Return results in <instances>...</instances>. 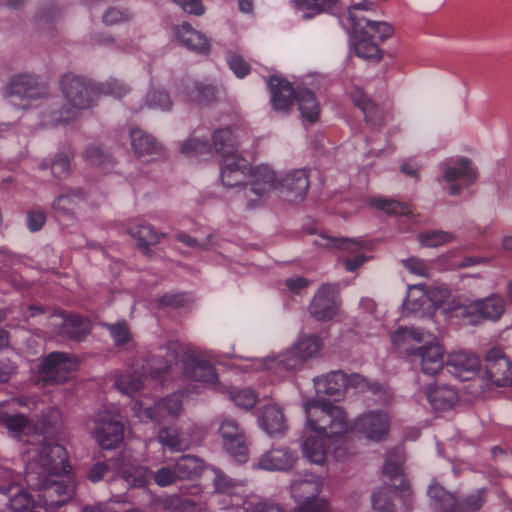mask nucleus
<instances>
[{
  "label": "nucleus",
  "instance_id": "1",
  "mask_svg": "<svg viewBox=\"0 0 512 512\" xmlns=\"http://www.w3.org/2000/svg\"><path fill=\"white\" fill-rule=\"evenodd\" d=\"M307 420L302 434V448H322L325 439L345 435L351 426L345 410L325 399L305 403Z\"/></svg>",
  "mask_w": 512,
  "mask_h": 512
},
{
  "label": "nucleus",
  "instance_id": "2",
  "mask_svg": "<svg viewBox=\"0 0 512 512\" xmlns=\"http://www.w3.org/2000/svg\"><path fill=\"white\" fill-rule=\"evenodd\" d=\"M405 456L400 450H391L386 456L382 473L393 484L376 490L371 495L372 508L378 512H396L392 501V492L397 491L404 502L411 495V489L404 474Z\"/></svg>",
  "mask_w": 512,
  "mask_h": 512
},
{
  "label": "nucleus",
  "instance_id": "3",
  "mask_svg": "<svg viewBox=\"0 0 512 512\" xmlns=\"http://www.w3.org/2000/svg\"><path fill=\"white\" fill-rule=\"evenodd\" d=\"M26 482L39 490V503L46 512L60 508L75 493V485L69 477H36L32 464L27 466Z\"/></svg>",
  "mask_w": 512,
  "mask_h": 512
},
{
  "label": "nucleus",
  "instance_id": "4",
  "mask_svg": "<svg viewBox=\"0 0 512 512\" xmlns=\"http://www.w3.org/2000/svg\"><path fill=\"white\" fill-rule=\"evenodd\" d=\"M376 5L372 1H362L353 4L348 10V19L354 30V33H363L375 42H383L393 35L392 26L385 21H377L365 16L362 12L374 13Z\"/></svg>",
  "mask_w": 512,
  "mask_h": 512
},
{
  "label": "nucleus",
  "instance_id": "5",
  "mask_svg": "<svg viewBox=\"0 0 512 512\" xmlns=\"http://www.w3.org/2000/svg\"><path fill=\"white\" fill-rule=\"evenodd\" d=\"M505 311V300L497 294L484 299L464 303L456 307L455 314L469 325H478L482 321H497Z\"/></svg>",
  "mask_w": 512,
  "mask_h": 512
},
{
  "label": "nucleus",
  "instance_id": "6",
  "mask_svg": "<svg viewBox=\"0 0 512 512\" xmlns=\"http://www.w3.org/2000/svg\"><path fill=\"white\" fill-rule=\"evenodd\" d=\"M129 451L120 450L117 457L94 463L87 471V479L92 483H98L108 471L114 470L126 481L137 482L138 478L143 476V467L127 454Z\"/></svg>",
  "mask_w": 512,
  "mask_h": 512
},
{
  "label": "nucleus",
  "instance_id": "7",
  "mask_svg": "<svg viewBox=\"0 0 512 512\" xmlns=\"http://www.w3.org/2000/svg\"><path fill=\"white\" fill-rule=\"evenodd\" d=\"M321 481L313 474H307L303 479L293 480L290 485L292 498L298 503L299 512H325L328 502L319 498Z\"/></svg>",
  "mask_w": 512,
  "mask_h": 512
},
{
  "label": "nucleus",
  "instance_id": "8",
  "mask_svg": "<svg viewBox=\"0 0 512 512\" xmlns=\"http://www.w3.org/2000/svg\"><path fill=\"white\" fill-rule=\"evenodd\" d=\"M61 86L70 108L61 112L59 120H70L75 116L76 111L91 107L93 89L83 78L67 74L63 76Z\"/></svg>",
  "mask_w": 512,
  "mask_h": 512
},
{
  "label": "nucleus",
  "instance_id": "9",
  "mask_svg": "<svg viewBox=\"0 0 512 512\" xmlns=\"http://www.w3.org/2000/svg\"><path fill=\"white\" fill-rule=\"evenodd\" d=\"M94 437L100 448H117L124 439L120 413L114 408H101L95 419Z\"/></svg>",
  "mask_w": 512,
  "mask_h": 512
},
{
  "label": "nucleus",
  "instance_id": "10",
  "mask_svg": "<svg viewBox=\"0 0 512 512\" xmlns=\"http://www.w3.org/2000/svg\"><path fill=\"white\" fill-rule=\"evenodd\" d=\"M250 185H245L242 196L246 200L248 208H254L260 202L261 198L272 190L279 189V180L274 170L268 165H260L252 172Z\"/></svg>",
  "mask_w": 512,
  "mask_h": 512
},
{
  "label": "nucleus",
  "instance_id": "11",
  "mask_svg": "<svg viewBox=\"0 0 512 512\" xmlns=\"http://www.w3.org/2000/svg\"><path fill=\"white\" fill-rule=\"evenodd\" d=\"M351 430L370 441L380 442L388 436L390 419L384 411H369L355 418Z\"/></svg>",
  "mask_w": 512,
  "mask_h": 512
},
{
  "label": "nucleus",
  "instance_id": "12",
  "mask_svg": "<svg viewBox=\"0 0 512 512\" xmlns=\"http://www.w3.org/2000/svg\"><path fill=\"white\" fill-rule=\"evenodd\" d=\"M78 363L64 352L50 353L39 366L40 380L47 384H61L76 370Z\"/></svg>",
  "mask_w": 512,
  "mask_h": 512
},
{
  "label": "nucleus",
  "instance_id": "13",
  "mask_svg": "<svg viewBox=\"0 0 512 512\" xmlns=\"http://www.w3.org/2000/svg\"><path fill=\"white\" fill-rule=\"evenodd\" d=\"M36 477H63L72 471L67 450H39Z\"/></svg>",
  "mask_w": 512,
  "mask_h": 512
},
{
  "label": "nucleus",
  "instance_id": "14",
  "mask_svg": "<svg viewBox=\"0 0 512 512\" xmlns=\"http://www.w3.org/2000/svg\"><path fill=\"white\" fill-rule=\"evenodd\" d=\"M339 304L336 300L334 288L329 285H323L314 295L310 305V316L316 321H329L338 313Z\"/></svg>",
  "mask_w": 512,
  "mask_h": 512
},
{
  "label": "nucleus",
  "instance_id": "15",
  "mask_svg": "<svg viewBox=\"0 0 512 512\" xmlns=\"http://www.w3.org/2000/svg\"><path fill=\"white\" fill-rule=\"evenodd\" d=\"M48 93L47 85L39 82L38 79L29 74H20L11 78L5 88L6 96H17L20 98H41Z\"/></svg>",
  "mask_w": 512,
  "mask_h": 512
},
{
  "label": "nucleus",
  "instance_id": "16",
  "mask_svg": "<svg viewBox=\"0 0 512 512\" xmlns=\"http://www.w3.org/2000/svg\"><path fill=\"white\" fill-rule=\"evenodd\" d=\"M221 157V181L227 187H236L245 182L250 173L249 163L238 153Z\"/></svg>",
  "mask_w": 512,
  "mask_h": 512
},
{
  "label": "nucleus",
  "instance_id": "17",
  "mask_svg": "<svg viewBox=\"0 0 512 512\" xmlns=\"http://www.w3.org/2000/svg\"><path fill=\"white\" fill-rule=\"evenodd\" d=\"M287 201L301 202L305 199L309 188V176L305 169H296L287 173L278 185Z\"/></svg>",
  "mask_w": 512,
  "mask_h": 512
},
{
  "label": "nucleus",
  "instance_id": "18",
  "mask_svg": "<svg viewBox=\"0 0 512 512\" xmlns=\"http://www.w3.org/2000/svg\"><path fill=\"white\" fill-rule=\"evenodd\" d=\"M444 348L439 343H430L411 350L412 361L419 360L424 374L435 376L444 366Z\"/></svg>",
  "mask_w": 512,
  "mask_h": 512
},
{
  "label": "nucleus",
  "instance_id": "19",
  "mask_svg": "<svg viewBox=\"0 0 512 512\" xmlns=\"http://www.w3.org/2000/svg\"><path fill=\"white\" fill-rule=\"evenodd\" d=\"M446 364L450 372L462 380L469 379V375L476 373L481 367L480 358L475 353L465 350L450 353Z\"/></svg>",
  "mask_w": 512,
  "mask_h": 512
},
{
  "label": "nucleus",
  "instance_id": "20",
  "mask_svg": "<svg viewBox=\"0 0 512 512\" xmlns=\"http://www.w3.org/2000/svg\"><path fill=\"white\" fill-rule=\"evenodd\" d=\"M268 85L274 109L278 112H289L296 100L297 92L293 90L291 83L280 77L272 76Z\"/></svg>",
  "mask_w": 512,
  "mask_h": 512
},
{
  "label": "nucleus",
  "instance_id": "21",
  "mask_svg": "<svg viewBox=\"0 0 512 512\" xmlns=\"http://www.w3.org/2000/svg\"><path fill=\"white\" fill-rule=\"evenodd\" d=\"M131 148L134 154L140 158H156L164 155L162 146L147 132L139 128L130 130Z\"/></svg>",
  "mask_w": 512,
  "mask_h": 512
},
{
  "label": "nucleus",
  "instance_id": "22",
  "mask_svg": "<svg viewBox=\"0 0 512 512\" xmlns=\"http://www.w3.org/2000/svg\"><path fill=\"white\" fill-rule=\"evenodd\" d=\"M218 433L226 448H247L252 445L250 437L239 423L233 419H225L220 423Z\"/></svg>",
  "mask_w": 512,
  "mask_h": 512
},
{
  "label": "nucleus",
  "instance_id": "23",
  "mask_svg": "<svg viewBox=\"0 0 512 512\" xmlns=\"http://www.w3.org/2000/svg\"><path fill=\"white\" fill-rule=\"evenodd\" d=\"M295 461L294 450H267L260 457L257 467L269 471H287Z\"/></svg>",
  "mask_w": 512,
  "mask_h": 512
},
{
  "label": "nucleus",
  "instance_id": "24",
  "mask_svg": "<svg viewBox=\"0 0 512 512\" xmlns=\"http://www.w3.org/2000/svg\"><path fill=\"white\" fill-rule=\"evenodd\" d=\"M90 329L89 320L76 314H68L57 326L56 333L71 340L81 341L90 332Z\"/></svg>",
  "mask_w": 512,
  "mask_h": 512
},
{
  "label": "nucleus",
  "instance_id": "25",
  "mask_svg": "<svg viewBox=\"0 0 512 512\" xmlns=\"http://www.w3.org/2000/svg\"><path fill=\"white\" fill-rule=\"evenodd\" d=\"M179 41L189 50L197 53H206L210 49V43L206 36L195 30L189 23L183 22L175 28Z\"/></svg>",
  "mask_w": 512,
  "mask_h": 512
},
{
  "label": "nucleus",
  "instance_id": "26",
  "mask_svg": "<svg viewBox=\"0 0 512 512\" xmlns=\"http://www.w3.org/2000/svg\"><path fill=\"white\" fill-rule=\"evenodd\" d=\"M314 383L318 393L341 396L345 392L348 379L344 372L338 370L314 378Z\"/></svg>",
  "mask_w": 512,
  "mask_h": 512
},
{
  "label": "nucleus",
  "instance_id": "27",
  "mask_svg": "<svg viewBox=\"0 0 512 512\" xmlns=\"http://www.w3.org/2000/svg\"><path fill=\"white\" fill-rule=\"evenodd\" d=\"M427 399L436 411H446L458 400L457 392L447 385L430 386L426 392Z\"/></svg>",
  "mask_w": 512,
  "mask_h": 512
},
{
  "label": "nucleus",
  "instance_id": "28",
  "mask_svg": "<svg viewBox=\"0 0 512 512\" xmlns=\"http://www.w3.org/2000/svg\"><path fill=\"white\" fill-rule=\"evenodd\" d=\"M187 100L199 105H209L218 99V91L212 84L193 81L186 85Z\"/></svg>",
  "mask_w": 512,
  "mask_h": 512
},
{
  "label": "nucleus",
  "instance_id": "29",
  "mask_svg": "<svg viewBox=\"0 0 512 512\" xmlns=\"http://www.w3.org/2000/svg\"><path fill=\"white\" fill-rule=\"evenodd\" d=\"M135 375L124 373L116 376L113 386L122 394L133 396L143 388L142 377L146 376L141 373L140 361L134 360L132 363Z\"/></svg>",
  "mask_w": 512,
  "mask_h": 512
},
{
  "label": "nucleus",
  "instance_id": "30",
  "mask_svg": "<svg viewBox=\"0 0 512 512\" xmlns=\"http://www.w3.org/2000/svg\"><path fill=\"white\" fill-rule=\"evenodd\" d=\"M7 495L9 496L7 506L13 512H40L38 509H42L39 499L36 501L33 496L19 484H17V488Z\"/></svg>",
  "mask_w": 512,
  "mask_h": 512
},
{
  "label": "nucleus",
  "instance_id": "31",
  "mask_svg": "<svg viewBox=\"0 0 512 512\" xmlns=\"http://www.w3.org/2000/svg\"><path fill=\"white\" fill-rule=\"evenodd\" d=\"M260 424L269 435H281L286 429L283 411L276 405L263 408Z\"/></svg>",
  "mask_w": 512,
  "mask_h": 512
},
{
  "label": "nucleus",
  "instance_id": "32",
  "mask_svg": "<svg viewBox=\"0 0 512 512\" xmlns=\"http://www.w3.org/2000/svg\"><path fill=\"white\" fill-rule=\"evenodd\" d=\"M184 374L190 380L203 383H214L217 380L214 367L198 359H189L186 361Z\"/></svg>",
  "mask_w": 512,
  "mask_h": 512
},
{
  "label": "nucleus",
  "instance_id": "33",
  "mask_svg": "<svg viewBox=\"0 0 512 512\" xmlns=\"http://www.w3.org/2000/svg\"><path fill=\"white\" fill-rule=\"evenodd\" d=\"M182 409V399L179 394H172L157 401L153 407L146 409V414L153 420H160L166 416H176Z\"/></svg>",
  "mask_w": 512,
  "mask_h": 512
},
{
  "label": "nucleus",
  "instance_id": "34",
  "mask_svg": "<svg viewBox=\"0 0 512 512\" xmlns=\"http://www.w3.org/2000/svg\"><path fill=\"white\" fill-rule=\"evenodd\" d=\"M314 244L327 249L336 248L350 253H356L365 247L366 242L356 238H337L321 234L319 238L314 241Z\"/></svg>",
  "mask_w": 512,
  "mask_h": 512
},
{
  "label": "nucleus",
  "instance_id": "35",
  "mask_svg": "<svg viewBox=\"0 0 512 512\" xmlns=\"http://www.w3.org/2000/svg\"><path fill=\"white\" fill-rule=\"evenodd\" d=\"M237 512H284V509L270 499H263L256 494L247 495L242 502L236 503Z\"/></svg>",
  "mask_w": 512,
  "mask_h": 512
},
{
  "label": "nucleus",
  "instance_id": "36",
  "mask_svg": "<svg viewBox=\"0 0 512 512\" xmlns=\"http://www.w3.org/2000/svg\"><path fill=\"white\" fill-rule=\"evenodd\" d=\"M296 101L302 118L309 123L316 122L320 108L315 94L309 89H298Z\"/></svg>",
  "mask_w": 512,
  "mask_h": 512
},
{
  "label": "nucleus",
  "instance_id": "37",
  "mask_svg": "<svg viewBox=\"0 0 512 512\" xmlns=\"http://www.w3.org/2000/svg\"><path fill=\"white\" fill-rule=\"evenodd\" d=\"M178 479H194L200 476L204 469V461L194 455H183L174 464Z\"/></svg>",
  "mask_w": 512,
  "mask_h": 512
},
{
  "label": "nucleus",
  "instance_id": "38",
  "mask_svg": "<svg viewBox=\"0 0 512 512\" xmlns=\"http://www.w3.org/2000/svg\"><path fill=\"white\" fill-rule=\"evenodd\" d=\"M444 178L447 182L453 183L457 179H464L467 184H472L478 178V171L472 167V162L468 158H460L457 161V167H449L445 171Z\"/></svg>",
  "mask_w": 512,
  "mask_h": 512
},
{
  "label": "nucleus",
  "instance_id": "39",
  "mask_svg": "<svg viewBox=\"0 0 512 512\" xmlns=\"http://www.w3.org/2000/svg\"><path fill=\"white\" fill-rule=\"evenodd\" d=\"M212 142L215 152L220 156L237 153L238 143L229 128L217 129L212 135Z\"/></svg>",
  "mask_w": 512,
  "mask_h": 512
},
{
  "label": "nucleus",
  "instance_id": "40",
  "mask_svg": "<svg viewBox=\"0 0 512 512\" xmlns=\"http://www.w3.org/2000/svg\"><path fill=\"white\" fill-rule=\"evenodd\" d=\"M305 361L300 357L296 349L292 347L285 353L273 358L268 363L269 369H276L278 371H292L297 370L303 366Z\"/></svg>",
  "mask_w": 512,
  "mask_h": 512
},
{
  "label": "nucleus",
  "instance_id": "41",
  "mask_svg": "<svg viewBox=\"0 0 512 512\" xmlns=\"http://www.w3.org/2000/svg\"><path fill=\"white\" fill-rule=\"evenodd\" d=\"M354 34V50L357 56L376 61L381 59L382 54L377 42L363 33Z\"/></svg>",
  "mask_w": 512,
  "mask_h": 512
},
{
  "label": "nucleus",
  "instance_id": "42",
  "mask_svg": "<svg viewBox=\"0 0 512 512\" xmlns=\"http://www.w3.org/2000/svg\"><path fill=\"white\" fill-rule=\"evenodd\" d=\"M431 506L436 512H448L454 504V495L438 484H431L427 490Z\"/></svg>",
  "mask_w": 512,
  "mask_h": 512
},
{
  "label": "nucleus",
  "instance_id": "43",
  "mask_svg": "<svg viewBox=\"0 0 512 512\" xmlns=\"http://www.w3.org/2000/svg\"><path fill=\"white\" fill-rule=\"evenodd\" d=\"M129 233L138 240V246L145 253L150 251L151 245H156L160 241V236L149 225H137L129 228Z\"/></svg>",
  "mask_w": 512,
  "mask_h": 512
},
{
  "label": "nucleus",
  "instance_id": "44",
  "mask_svg": "<svg viewBox=\"0 0 512 512\" xmlns=\"http://www.w3.org/2000/svg\"><path fill=\"white\" fill-rule=\"evenodd\" d=\"M369 205L389 215H410L411 206L394 199L374 197L369 200Z\"/></svg>",
  "mask_w": 512,
  "mask_h": 512
},
{
  "label": "nucleus",
  "instance_id": "45",
  "mask_svg": "<svg viewBox=\"0 0 512 512\" xmlns=\"http://www.w3.org/2000/svg\"><path fill=\"white\" fill-rule=\"evenodd\" d=\"M354 104L361 109L365 120L373 126L381 124V113L375 103L366 95L359 94L353 98Z\"/></svg>",
  "mask_w": 512,
  "mask_h": 512
},
{
  "label": "nucleus",
  "instance_id": "46",
  "mask_svg": "<svg viewBox=\"0 0 512 512\" xmlns=\"http://www.w3.org/2000/svg\"><path fill=\"white\" fill-rule=\"evenodd\" d=\"M340 0H296L298 7L305 12V17H311L336 8Z\"/></svg>",
  "mask_w": 512,
  "mask_h": 512
},
{
  "label": "nucleus",
  "instance_id": "47",
  "mask_svg": "<svg viewBox=\"0 0 512 512\" xmlns=\"http://www.w3.org/2000/svg\"><path fill=\"white\" fill-rule=\"evenodd\" d=\"M138 360L140 361L141 373L150 375L152 378L161 377L170 367L168 360L162 356H151L147 359L140 358Z\"/></svg>",
  "mask_w": 512,
  "mask_h": 512
},
{
  "label": "nucleus",
  "instance_id": "48",
  "mask_svg": "<svg viewBox=\"0 0 512 512\" xmlns=\"http://www.w3.org/2000/svg\"><path fill=\"white\" fill-rule=\"evenodd\" d=\"M293 347L306 362L319 352L322 347V341L316 335H307L301 337Z\"/></svg>",
  "mask_w": 512,
  "mask_h": 512
},
{
  "label": "nucleus",
  "instance_id": "49",
  "mask_svg": "<svg viewBox=\"0 0 512 512\" xmlns=\"http://www.w3.org/2000/svg\"><path fill=\"white\" fill-rule=\"evenodd\" d=\"M84 197V193L82 189H77L73 193V195L63 194L60 195L53 203V207L56 212L59 214L72 217L74 215V210L76 207L75 198L82 199Z\"/></svg>",
  "mask_w": 512,
  "mask_h": 512
},
{
  "label": "nucleus",
  "instance_id": "50",
  "mask_svg": "<svg viewBox=\"0 0 512 512\" xmlns=\"http://www.w3.org/2000/svg\"><path fill=\"white\" fill-rule=\"evenodd\" d=\"M417 238L422 246L438 247L452 241L453 235L442 230H432L419 233Z\"/></svg>",
  "mask_w": 512,
  "mask_h": 512
},
{
  "label": "nucleus",
  "instance_id": "51",
  "mask_svg": "<svg viewBox=\"0 0 512 512\" xmlns=\"http://www.w3.org/2000/svg\"><path fill=\"white\" fill-rule=\"evenodd\" d=\"M72 158L73 153L71 151H61L55 155L51 164V170L55 178L64 179L69 175Z\"/></svg>",
  "mask_w": 512,
  "mask_h": 512
},
{
  "label": "nucleus",
  "instance_id": "52",
  "mask_svg": "<svg viewBox=\"0 0 512 512\" xmlns=\"http://www.w3.org/2000/svg\"><path fill=\"white\" fill-rule=\"evenodd\" d=\"M229 396L236 406L245 410L254 408L258 401L256 393L249 388L230 390Z\"/></svg>",
  "mask_w": 512,
  "mask_h": 512
},
{
  "label": "nucleus",
  "instance_id": "53",
  "mask_svg": "<svg viewBox=\"0 0 512 512\" xmlns=\"http://www.w3.org/2000/svg\"><path fill=\"white\" fill-rule=\"evenodd\" d=\"M181 153L189 157H200L211 154V147L206 141L190 138L181 146Z\"/></svg>",
  "mask_w": 512,
  "mask_h": 512
},
{
  "label": "nucleus",
  "instance_id": "54",
  "mask_svg": "<svg viewBox=\"0 0 512 512\" xmlns=\"http://www.w3.org/2000/svg\"><path fill=\"white\" fill-rule=\"evenodd\" d=\"M99 90L106 95L122 98L130 91V87L116 78H110L100 83Z\"/></svg>",
  "mask_w": 512,
  "mask_h": 512
},
{
  "label": "nucleus",
  "instance_id": "55",
  "mask_svg": "<svg viewBox=\"0 0 512 512\" xmlns=\"http://www.w3.org/2000/svg\"><path fill=\"white\" fill-rule=\"evenodd\" d=\"M1 421L13 434H19L29 426V419L23 414L4 415L1 417Z\"/></svg>",
  "mask_w": 512,
  "mask_h": 512
},
{
  "label": "nucleus",
  "instance_id": "56",
  "mask_svg": "<svg viewBox=\"0 0 512 512\" xmlns=\"http://www.w3.org/2000/svg\"><path fill=\"white\" fill-rule=\"evenodd\" d=\"M147 104L152 108L168 110L172 106L170 96L167 92L153 89L147 94Z\"/></svg>",
  "mask_w": 512,
  "mask_h": 512
},
{
  "label": "nucleus",
  "instance_id": "57",
  "mask_svg": "<svg viewBox=\"0 0 512 512\" xmlns=\"http://www.w3.org/2000/svg\"><path fill=\"white\" fill-rule=\"evenodd\" d=\"M175 239L195 249L208 250L213 246V234H209L204 241H199L185 232H178L175 234Z\"/></svg>",
  "mask_w": 512,
  "mask_h": 512
},
{
  "label": "nucleus",
  "instance_id": "58",
  "mask_svg": "<svg viewBox=\"0 0 512 512\" xmlns=\"http://www.w3.org/2000/svg\"><path fill=\"white\" fill-rule=\"evenodd\" d=\"M18 476L10 468L0 466V493L8 494L17 488Z\"/></svg>",
  "mask_w": 512,
  "mask_h": 512
},
{
  "label": "nucleus",
  "instance_id": "59",
  "mask_svg": "<svg viewBox=\"0 0 512 512\" xmlns=\"http://www.w3.org/2000/svg\"><path fill=\"white\" fill-rule=\"evenodd\" d=\"M86 159L93 165L97 166H107L111 163L110 155L106 154L100 147L98 146H90L85 151Z\"/></svg>",
  "mask_w": 512,
  "mask_h": 512
},
{
  "label": "nucleus",
  "instance_id": "60",
  "mask_svg": "<svg viewBox=\"0 0 512 512\" xmlns=\"http://www.w3.org/2000/svg\"><path fill=\"white\" fill-rule=\"evenodd\" d=\"M109 331L117 346L124 345L130 339V332L125 321L108 325Z\"/></svg>",
  "mask_w": 512,
  "mask_h": 512
},
{
  "label": "nucleus",
  "instance_id": "61",
  "mask_svg": "<svg viewBox=\"0 0 512 512\" xmlns=\"http://www.w3.org/2000/svg\"><path fill=\"white\" fill-rule=\"evenodd\" d=\"M413 340L417 343L423 340L422 331L414 328H399L393 336V342L400 345L401 342Z\"/></svg>",
  "mask_w": 512,
  "mask_h": 512
},
{
  "label": "nucleus",
  "instance_id": "62",
  "mask_svg": "<svg viewBox=\"0 0 512 512\" xmlns=\"http://www.w3.org/2000/svg\"><path fill=\"white\" fill-rule=\"evenodd\" d=\"M158 440L167 448H176L181 444L179 433L173 428H162L158 433Z\"/></svg>",
  "mask_w": 512,
  "mask_h": 512
},
{
  "label": "nucleus",
  "instance_id": "63",
  "mask_svg": "<svg viewBox=\"0 0 512 512\" xmlns=\"http://www.w3.org/2000/svg\"><path fill=\"white\" fill-rule=\"evenodd\" d=\"M178 479L175 468L161 467L154 473V481L160 487L173 484Z\"/></svg>",
  "mask_w": 512,
  "mask_h": 512
},
{
  "label": "nucleus",
  "instance_id": "64",
  "mask_svg": "<svg viewBox=\"0 0 512 512\" xmlns=\"http://www.w3.org/2000/svg\"><path fill=\"white\" fill-rule=\"evenodd\" d=\"M228 64L230 69L238 78H243L250 72L249 64L240 55H230L228 58Z\"/></svg>",
  "mask_w": 512,
  "mask_h": 512
}]
</instances>
